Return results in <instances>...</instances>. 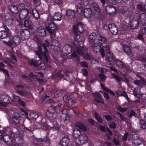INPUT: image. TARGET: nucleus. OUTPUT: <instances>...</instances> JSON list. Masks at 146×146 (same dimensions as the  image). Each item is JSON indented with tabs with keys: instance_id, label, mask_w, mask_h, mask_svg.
<instances>
[{
	"instance_id": "7",
	"label": "nucleus",
	"mask_w": 146,
	"mask_h": 146,
	"mask_svg": "<svg viewBox=\"0 0 146 146\" xmlns=\"http://www.w3.org/2000/svg\"><path fill=\"white\" fill-rule=\"evenodd\" d=\"M11 131L9 133V135H4L2 137V139L4 141L9 145H11L14 143L15 141L13 137L11 136Z\"/></svg>"
},
{
	"instance_id": "32",
	"label": "nucleus",
	"mask_w": 146,
	"mask_h": 146,
	"mask_svg": "<svg viewBox=\"0 0 146 146\" xmlns=\"http://www.w3.org/2000/svg\"><path fill=\"white\" fill-rule=\"evenodd\" d=\"M64 72L62 70H58L57 72L55 74H54L53 76L56 78H62L64 77Z\"/></svg>"
},
{
	"instance_id": "30",
	"label": "nucleus",
	"mask_w": 146,
	"mask_h": 146,
	"mask_svg": "<svg viewBox=\"0 0 146 146\" xmlns=\"http://www.w3.org/2000/svg\"><path fill=\"white\" fill-rule=\"evenodd\" d=\"M17 92L19 94L25 97L29 98L31 96V94L26 91L18 90Z\"/></svg>"
},
{
	"instance_id": "38",
	"label": "nucleus",
	"mask_w": 146,
	"mask_h": 146,
	"mask_svg": "<svg viewBox=\"0 0 146 146\" xmlns=\"http://www.w3.org/2000/svg\"><path fill=\"white\" fill-rule=\"evenodd\" d=\"M12 40L13 42L17 45L19 44L21 40L20 37L18 35H15L13 37Z\"/></svg>"
},
{
	"instance_id": "5",
	"label": "nucleus",
	"mask_w": 146,
	"mask_h": 146,
	"mask_svg": "<svg viewBox=\"0 0 146 146\" xmlns=\"http://www.w3.org/2000/svg\"><path fill=\"white\" fill-rule=\"evenodd\" d=\"M73 48H75L76 52L80 55H82L85 59L90 60V56L88 54H84L86 48L85 46H81L79 45L75 46H73Z\"/></svg>"
},
{
	"instance_id": "11",
	"label": "nucleus",
	"mask_w": 146,
	"mask_h": 146,
	"mask_svg": "<svg viewBox=\"0 0 146 146\" xmlns=\"http://www.w3.org/2000/svg\"><path fill=\"white\" fill-rule=\"evenodd\" d=\"M36 32L37 34L40 37H44L46 35V31L44 27H38L37 28Z\"/></svg>"
},
{
	"instance_id": "64",
	"label": "nucleus",
	"mask_w": 146,
	"mask_h": 146,
	"mask_svg": "<svg viewBox=\"0 0 146 146\" xmlns=\"http://www.w3.org/2000/svg\"><path fill=\"white\" fill-rule=\"evenodd\" d=\"M112 76L118 82H119L121 80L119 76L116 74H112Z\"/></svg>"
},
{
	"instance_id": "44",
	"label": "nucleus",
	"mask_w": 146,
	"mask_h": 146,
	"mask_svg": "<svg viewBox=\"0 0 146 146\" xmlns=\"http://www.w3.org/2000/svg\"><path fill=\"white\" fill-rule=\"evenodd\" d=\"M76 125L83 131H85L87 129L86 126L82 123L77 122L76 124Z\"/></svg>"
},
{
	"instance_id": "56",
	"label": "nucleus",
	"mask_w": 146,
	"mask_h": 146,
	"mask_svg": "<svg viewBox=\"0 0 146 146\" xmlns=\"http://www.w3.org/2000/svg\"><path fill=\"white\" fill-rule=\"evenodd\" d=\"M81 136H82L81 140L83 141V143L86 142L88 141V137L86 135H81Z\"/></svg>"
},
{
	"instance_id": "48",
	"label": "nucleus",
	"mask_w": 146,
	"mask_h": 146,
	"mask_svg": "<svg viewBox=\"0 0 146 146\" xmlns=\"http://www.w3.org/2000/svg\"><path fill=\"white\" fill-rule=\"evenodd\" d=\"M105 48L106 50L107 51V55L108 56V60H109V57H110V58H111L113 57V56L112 53H111V52L110 50V47L108 45H106Z\"/></svg>"
},
{
	"instance_id": "8",
	"label": "nucleus",
	"mask_w": 146,
	"mask_h": 146,
	"mask_svg": "<svg viewBox=\"0 0 146 146\" xmlns=\"http://www.w3.org/2000/svg\"><path fill=\"white\" fill-rule=\"evenodd\" d=\"M105 10L106 13L110 15H114L116 13V10L115 7L111 5L106 6Z\"/></svg>"
},
{
	"instance_id": "41",
	"label": "nucleus",
	"mask_w": 146,
	"mask_h": 146,
	"mask_svg": "<svg viewBox=\"0 0 146 146\" xmlns=\"http://www.w3.org/2000/svg\"><path fill=\"white\" fill-rule=\"evenodd\" d=\"M123 81L127 83L128 86H130L129 83L131 82H134V80L133 78L131 77H125L123 78Z\"/></svg>"
},
{
	"instance_id": "20",
	"label": "nucleus",
	"mask_w": 146,
	"mask_h": 146,
	"mask_svg": "<svg viewBox=\"0 0 146 146\" xmlns=\"http://www.w3.org/2000/svg\"><path fill=\"white\" fill-rule=\"evenodd\" d=\"M108 27L110 31L112 34L115 35L117 34L118 31L117 28L115 24H109Z\"/></svg>"
},
{
	"instance_id": "19",
	"label": "nucleus",
	"mask_w": 146,
	"mask_h": 146,
	"mask_svg": "<svg viewBox=\"0 0 146 146\" xmlns=\"http://www.w3.org/2000/svg\"><path fill=\"white\" fill-rule=\"evenodd\" d=\"M72 46L68 44H66L64 46L62 49V52L66 55L69 54L72 51Z\"/></svg>"
},
{
	"instance_id": "59",
	"label": "nucleus",
	"mask_w": 146,
	"mask_h": 146,
	"mask_svg": "<svg viewBox=\"0 0 146 146\" xmlns=\"http://www.w3.org/2000/svg\"><path fill=\"white\" fill-rule=\"evenodd\" d=\"M18 7V8H19V9L20 10H25V9H25V5L23 3H21L19 4L17 7Z\"/></svg>"
},
{
	"instance_id": "63",
	"label": "nucleus",
	"mask_w": 146,
	"mask_h": 146,
	"mask_svg": "<svg viewBox=\"0 0 146 146\" xmlns=\"http://www.w3.org/2000/svg\"><path fill=\"white\" fill-rule=\"evenodd\" d=\"M0 71H2L7 76H8V71L7 70L4 68H0Z\"/></svg>"
},
{
	"instance_id": "2",
	"label": "nucleus",
	"mask_w": 146,
	"mask_h": 146,
	"mask_svg": "<svg viewBox=\"0 0 146 146\" xmlns=\"http://www.w3.org/2000/svg\"><path fill=\"white\" fill-rule=\"evenodd\" d=\"M49 42L48 40H45V42L42 46L44 50V53H43L40 49L39 50L36 51L35 52L36 54L38 56L40 59H41L42 56L46 62H47L48 60V51L47 46H49Z\"/></svg>"
},
{
	"instance_id": "45",
	"label": "nucleus",
	"mask_w": 146,
	"mask_h": 146,
	"mask_svg": "<svg viewBox=\"0 0 146 146\" xmlns=\"http://www.w3.org/2000/svg\"><path fill=\"white\" fill-rule=\"evenodd\" d=\"M77 12L79 14L83 13V7L82 4L80 3H78L76 5Z\"/></svg>"
},
{
	"instance_id": "34",
	"label": "nucleus",
	"mask_w": 146,
	"mask_h": 146,
	"mask_svg": "<svg viewBox=\"0 0 146 146\" xmlns=\"http://www.w3.org/2000/svg\"><path fill=\"white\" fill-rule=\"evenodd\" d=\"M62 17L61 14L59 12H56L54 13L53 16V19L55 21H60Z\"/></svg>"
},
{
	"instance_id": "46",
	"label": "nucleus",
	"mask_w": 146,
	"mask_h": 146,
	"mask_svg": "<svg viewBox=\"0 0 146 146\" xmlns=\"http://www.w3.org/2000/svg\"><path fill=\"white\" fill-rule=\"evenodd\" d=\"M30 115L31 118L35 119H37L39 116L38 113L36 111H32Z\"/></svg>"
},
{
	"instance_id": "36",
	"label": "nucleus",
	"mask_w": 146,
	"mask_h": 146,
	"mask_svg": "<svg viewBox=\"0 0 146 146\" xmlns=\"http://www.w3.org/2000/svg\"><path fill=\"white\" fill-rule=\"evenodd\" d=\"M137 10L139 12H144L145 10V5L142 3H139L136 6Z\"/></svg>"
},
{
	"instance_id": "14",
	"label": "nucleus",
	"mask_w": 146,
	"mask_h": 146,
	"mask_svg": "<svg viewBox=\"0 0 146 146\" xmlns=\"http://www.w3.org/2000/svg\"><path fill=\"white\" fill-rule=\"evenodd\" d=\"M94 97V100L96 102L104 104V101L102 98L101 94L98 93H95L93 94Z\"/></svg>"
},
{
	"instance_id": "12",
	"label": "nucleus",
	"mask_w": 146,
	"mask_h": 146,
	"mask_svg": "<svg viewBox=\"0 0 146 146\" xmlns=\"http://www.w3.org/2000/svg\"><path fill=\"white\" fill-rule=\"evenodd\" d=\"M75 14V12L74 10L68 9L66 10L64 18L67 20L71 19L74 17Z\"/></svg>"
},
{
	"instance_id": "27",
	"label": "nucleus",
	"mask_w": 146,
	"mask_h": 146,
	"mask_svg": "<svg viewBox=\"0 0 146 146\" xmlns=\"http://www.w3.org/2000/svg\"><path fill=\"white\" fill-rule=\"evenodd\" d=\"M10 11L13 13L16 14L19 12V10L17 6L14 5H11L9 6Z\"/></svg>"
},
{
	"instance_id": "15",
	"label": "nucleus",
	"mask_w": 146,
	"mask_h": 146,
	"mask_svg": "<svg viewBox=\"0 0 146 146\" xmlns=\"http://www.w3.org/2000/svg\"><path fill=\"white\" fill-rule=\"evenodd\" d=\"M73 29L74 32L77 33L78 31L80 33L82 32L83 28L82 23L78 22L77 24H76L73 26Z\"/></svg>"
},
{
	"instance_id": "53",
	"label": "nucleus",
	"mask_w": 146,
	"mask_h": 146,
	"mask_svg": "<svg viewBox=\"0 0 146 146\" xmlns=\"http://www.w3.org/2000/svg\"><path fill=\"white\" fill-rule=\"evenodd\" d=\"M109 127L111 129H115L116 127V124L115 122L112 121L109 124Z\"/></svg>"
},
{
	"instance_id": "50",
	"label": "nucleus",
	"mask_w": 146,
	"mask_h": 146,
	"mask_svg": "<svg viewBox=\"0 0 146 146\" xmlns=\"http://www.w3.org/2000/svg\"><path fill=\"white\" fill-rule=\"evenodd\" d=\"M139 123L141 128L145 129L146 128V123L143 120H140L139 122Z\"/></svg>"
},
{
	"instance_id": "58",
	"label": "nucleus",
	"mask_w": 146,
	"mask_h": 146,
	"mask_svg": "<svg viewBox=\"0 0 146 146\" xmlns=\"http://www.w3.org/2000/svg\"><path fill=\"white\" fill-rule=\"evenodd\" d=\"M80 66L88 68V65L87 63L85 61H82L80 63Z\"/></svg>"
},
{
	"instance_id": "29",
	"label": "nucleus",
	"mask_w": 146,
	"mask_h": 146,
	"mask_svg": "<svg viewBox=\"0 0 146 146\" xmlns=\"http://www.w3.org/2000/svg\"><path fill=\"white\" fill-rule=\"evenodd\" d=\"M139 19L140 22L143 24L146 23V15L144 13L139 14Z\"/></svg>"
},
{
	"instance_id": "24",
	"label": "nucleus",
	"mask_w": 146,
	"mask_h": 146,
	"mask_svg": "<svg viewBox=\"0 0 146 146\" xmlns=\"http://www.w3.org/2000/svg\"><path fill=\"white\" fill-rule=\"evenodd\" d=\"M49 126L51 128H54L58 130H59L60 129V127L58 123L55 119H53L50 121Z\"/></svg>"
},
{
	"instance_id": "9",
	"label": "nucleus",
	"mask_w": 146,
	"mask_h": 146,
	"mask_svg": "<svg viewBox=\"0 0 146 146\" xmlns=\"http://www.w3.org/2000/svg\"><path fill=\"white\" fill-rule=\"evenodd\" d=\"M109 60L112 62H115L116 65L118 66L121 68H125L126 67V65L125 64L123 63L122 61L118 60L117 59H115L114 57L113 56L111 58L109 57Z\"/></svg>"
},
{
	"instance_id": "1",
	"label": "nucleus",
	"mask_w": 146,
	"mask_h": 146,
	"mask_svg": "<svg viewBox=\"0 0 146 146\" xmlns=\"http://www.w3.org/2000/svg\"><path fill=\"white\" fill-rule=\"evenodd\" d=\"M64 104L60 103L58 104L55 108H52L53 111L57 112L59 113L62 112L61 115V119L64 121L69 120V115H68V112L66 109H64Z\"/></svg>"
},
{
	"instance_id": "31",
	"label": "nucleus",
	"mask_w": 146,
	"mask_h": 146,
	"mask_svg": "<svg viewBox=\"0 0 146 146\" xmlns=\"http://www.w3.org/2000/svg\"><path fill=\"white\" fill-rule=\"evenodd\" d=\"M73 136L75 138L77 139L80 138L81 135L80 131L78 128H75L73 130Z\"/></svg>"
},
{
	"instance_id": "18",
	"label": "nucleus",
	"mask_w": 146,
	"mask_h": 146,
	"mask_svg": "<svg viewBox=\"0 0 146 146\" xmlns=\"http://www.w3.org/2000/svg\"><path fill=\"white\" fill-rule=\"evenodd\" d=\"M20 34L21 38L23 40H27L30 37V33L29 31L26 30H22Z\"/></svg>"
},
{
	"instance_id": "52",
	"label": "nucleus",
	"mask_w": 146,
	"mask_h": 146,
	"mask_svg": "<svg viewBox=\"0 0 146 146\" xmlns=\"http://www.w3.org/2000/svg\"><path fill=\"white\" fill-rule=\"evenodd\" d=\"M94 116L96 119L97 121L100 123H101L102 122V119L101 117L98 115V114L97 113H95Z\"/></svg>"
},
{
	"instance_id": "22",
	"label": "nucleus",
	"mask_w": 146,
	"mask_h": 146,
	"mask_svg": "<svg viewBox=\"0 0 146 146\" xmlns=\"http://www.w3.org/2000/svg\"><path fill=\"white\" fill-rule=\"evenodd\" d=\"M28 11L27 9L21 10L19 13V17L20 19L21 20L25 19L27 16Z\"/></svg>"
},
{
	"instance_id": "17",
	"label": "nucleus",
	"mask_w": 146,
	"mask_h": 146,
	"mask_svg": "<svg viewBox=\"0 0 146 146\" xmlns=\"http://www.w3.org/2000/svg\"><path fill=\"white\" fill-rule=\"evenodd\" d=\"M12 121L14 124H18L20 123L21 120V116L17 112H15L13 114Z\"/></svg>"
},
{
	"instance_id": "6",
	"label": "nucleus",
	"mask_w": 146,
	"mask_h": 146,
	"mask_svg": "<svg viewBox=\"0 0 146 146\" xmlns=\"http://www.w3.org/2000/svg\"><path fill=\"white\" fill-rule=\"evenodd\" d=\"M12 101V99L8 95L3 96L0 97V105L2 106H6L7 104Z\"/></svg>"
},
{
	"instance_id": "35",
	"label": "nucleus",
	"mask_w": 146,
	"mask_h": 146,
	"mask_svg": "<svg viewBox=\"0 0 146 146\" xmlns=\"http://www.w3.org/2000/svg\"><path fill=\"white\" fill-rule=\"evenodd\" d=\"M30 63L31 65H33L34 66H40L42 64V62L39 60L36 61L32 60L30 61Z\"/></svg>"
},
{
	"instance_id": "62",
	"label": "nucleus",
	"mask_w": 146,
	"mask_h": 146,
	"mask_svg": "<svg viewBox=\"0 0 146 146\" xmlns=\"http://www.w3.org/2000/svg\"><path fill=\"white\" fill-rule=\"evenodd\" d=\"M129 10L128 8L126 6H124L122 9V13L124 15L125 13H126L127 11Z\"/></svg>"
},
{
	"instance_id": "3",
	"label": "nucleus",
	"mask_w": 146,
	"mask_h": 146,
	"mask_svg": "<svg viewBox=\"0 0 146 146\" xmlns=\"http://www.w3.org/2000/svg\"><path fill=\"white\" fill-rule=\"evenodd\" d=\"M17 129L16 128H14L11 132V136L13 137L14 139H17L16 141L17 144L19 146L23 145V135L22 133L20 131H17Z\"/></svg>"
},
{
	"instance_id": "49",
	"label": "nucleus",
	"mask_w": 146,
	"mask_h": 146,
	"mask_svg": "<svg viewBox=\"0 0 146 146\" xmlns=\"http://www.w3.org/2000/svg\"><path fill=\"white\" fill-rule=\"evenodd\" d=\"M71 58H75L76 60L79 63L80 61V57L76 54L75 51H74L70 55Z\"/></svg>"
},
{
	"instance_id": "28",
	"label": "nucleus",
	"mask_w": 146,
	"mask_h": 146,
	"mask_svg": "<svg viewBox=\"0 0 146 146\" xmlns=\"http://www.w3.org/2000/svg\"><path fill=\"white\" fill-rule=\"evenodd\" d=\"M96 35L95 33L93 32L89 36V42L90 44L94 43V41L96 39Z\"/></svg>"
},
{
	"instance_id": "43",
	"label": "nucleus",
	"mask_w": 146,
	"mask_h": 146,
	"mask_svg": "<svg viewBox=\"0 0 146 146\" xmlns=\"http://www.w3.org/2000/svg\"><path fill=\"white\" fill-rule=\"evenodd\" d=\"M124 53L128 55H129L131 54V51L129 47L127 45H125L123 47Z\"/></svg>"
},
{
	"instance_id": "25",
	"label": "nucleus",
	"mask_w": 146,
	"mask_h": 146,
	"mask_svg": "<svg viewBox=\"0 0 146 146\" xmlns=\"http://www.w3.org/2000/svg\"><path fill=\"white\" fill-rule=\"evenodd\" d=\"M11 33H9L8 31H0V39L5 38L7 37H9L11 36Z\"/></svg>"
},
{
	"instance_id": "57",
	"label": "nucleus",
	"mask_w": 146,
	"mask_h": 146,
	"mask_svg": "<svg viewBox=\"0 0 146 146\" xmlns=\"http://www.w3.org/2000/svg\"><path fill=\"white\" fill-rule=\"evenodd\" d=\"M20 98L18 96H14L12 101L19 102L20 101Z\"/></svg>"
},
{
	"instance_id": "10",
	"label": "nucleus",
	"mask_w": 146,
	"mask_h": 146,
	"mask_svg": "<svg viewBox=\"0 0 146 146\" xmlns=\"http://www.w3.org/2000/svg\"><path fill=\"white\" fill-rule=\"evenodd\" d=\"M90 45L94 53H98L100 52L101 47V45L98 43L94 42Z\"/></svg>"
},
{
	"instance_id": "21",
	"label": "nucleus",
	"mask_w": 146,
	"mask_h": 146,
	"mask_svg": "<svg viewBox=\"0 0 146 146\" xmlns=\"http://www.w3.org/2000/svg\"><path fill=\"white\" fill-rule=\"evenodd\" d=\"M143 142L142 139L137 136H134L132 140V143L136 146H138Z\"/></svg>"
},
{
	"instance_id": "42",
	"label": "nucleus",
	"mask_w": 146,
	"mask_h": 146,
	"mask_svg": "<svg viewBox=\"0 0 146 146\" xmlns=\"http://www.w3.org/2000/svg\"><path fill=\"white\" fill-rule=\"evenodd\" d=\"M32 12L33 16L35 19H37L39 18L40 15L39 13L36 9H32Z\"/></svg>"
},
{
	"instance_id": "16",
	"label": "nucleus",
	"mask_w": 146,
	"mask_h": 146,
	"mask_svg": "<svg viewBox=\"0 0 146 146\" xmlns=\"http://www.w3.org/2000/svg\"><path fill=\"white\" fill-rule=\"evenodd\" d=\"M139 20L136 18H134L131 21L130 26L132 29L137 28L139 26Z\"/></svg>"
},
{
	"instance_id": "13",
	"label": "nucleus",
	"mask_w": 146,
	"mask_h": 146,
	"mask_svg": "<svg viewBox=\"0 0 146 146\" xmlns=\"http://www.w3.org/2000/svg\"><path fill=\"white\" fill-rule=\"evenodd\" d=\"M59 113L54 111H53L52 110V108L49 107L46 113V114L48 117H52L53 118H55L58 116Z\"/></svg>"
},
{
	"instance_id": "47",
	"label": "nucleus",
	"mask_w": 146,
	"mask_h": 146,
	"mask_svg": "<svg viewBox=\"0 0 146 146\" xmlns=\"http://www.w3.org/2000/svg\"><path fill=\"white\" fill-rule=\"evenodd\" d=\"M92 5L94 10L97 12L99 13L100 9L98 5L96 3L94 2L92 3Z\"/></svg>"
},
{
	"instance_id": "39",
	"label": "nucleus",
	"mask_w": 146,
	"mask_h": 146,
	"mask_svg": "<svg viewBox=\"0 0 146 146\" xmlns=\"http://www.w3.org/2000/svg\"><path fill=\"white\" fill-rule=\"evenodd\" d=\"M134 84L139 86H142L145 84L146 82L143 80H135L134 81Z\"/></svg>"
},
{
	"instance_id": "60",
	"label": "nucleus",
	"mask_w": 146,
	"mask_h": 146,
	"mask_svg": "<svg viewBox=\"0 0 146 146\" xmlns=\"http://www.w3.org/2000/svg\"><path fill=\"white\" fill-rule=\"evenodd\" d=\"M104 91L108 93H110L113 96H115V94L111 90H109L108 88H105Z\"/></svg>"
},
{
	"instance_id": "55",
	"label": "nucleus",
	"mask_w": 146,
	"mask_h": 146,
	"mask_svg": "<svg viewBox=\"0 0 146 146\" xmlns=\"http://www.w3.org/2000/svg\"><path fill=\"white\" fill-rule=\"evenodd\" d=\"M117 108L119 111L122 113H123L127 110L126 108H123L120 105H119L117 106Z\"/></svg>"
},
{
	"instance_id": "51",
	"label": "nucleus",
	"mask_w": 146,
	"mask_h": 146,
	"mask_svg": "<svg viewBox=\"0 0 146 146\" xmlns=\"http://www.w3.org/2000/svg\"><path fill=\"white\" fill-rule=\"evenodd\" d=\"M141 31L142 34L146 35V25L143 24L141 28Z\"/></svg>"
},
{
	"instance_id": "33",
	"label": "nucleus",
	"mask_w": 146,
	"mask_h": 146,
	"mask_svg": "<svg viewBox=\"0 0 146 146\" xmlns=\"http://www.w3.org/2000/svg\"><path fill=\"white\" fill-rule=\"evenodd\" d=\"M67 104L68 107L73 108L76 106V104L74 100L72 98H70L68 100Z\"/></svg>"
},
{
	"instance_id": "40",
	"label": "nucleus",
	"mask_w": 146,
	"mask_h": 146,
	"mask_svg": "<svg viewBox=\"0 0 146 146\" xmlns=\"http://www.w3.org/2000/svg\"><path fill=\"white\" fill-rule=\"evenodd\" d=\"M98 42L102 44H104L106 43L107 38L102 35H100L98 39Z\"/></svg>"
},
{
	"instance_id": "54",
	"label": "nucleus",
	"mask_w": 146,
	"mask_h": 146,
	"mask_svg": "<svg viewBox=\"0 0 146 146\" xmlns=\"http://www.w3.org/2000/svg\"><path fill=\"white\" fill-rule=\"evenodd\" d=\"M132 15V12L129 9L127 11L126 13H125V17H130Z\"/></svg>"
},
{
	"instance_id": "23",
	"label": "nucleus",
	"mask_w": 146,
	"mask_h": 146,
	"mask_svg": "<svg viewBox=\"0 0 146 146\" xmlns=\"http://www.w3.org/2000/svg\"><path fill=\"white\" fill-rule=\"evenodd\" d=\"M84 14L86 18L90 17L92 15V11L91 9L90 8H85L84 11Z\"/></svg>"
},
{
	"instance_id": "4",
	"label": "nucleus",
	"mask_w": 146,
	"mask_h": 146,
	"mask_svg": "<svg viewBox=\"0 0 146 146\" xmlns=\"http://www.w3.org/2000/svg\"><path fill=\"white\" fill-rule=\"evenodd\" d=\"M46 28L49 34L55 32L57 29L56 25L51 17H48L46 21Z\"/></svg>"
},
{
	"instance_id": "37",
	"label": "nucleus",
	"mask_w": 146,
	"mask_h": 146,
	"mask_svg": "<svg viewBox=\"0 0 146 146\" xmlns=\"http://www.w3.org/2000/svg\"><path fill=\"white\" fill-rule=\"evenodd\" d=\"M24 24L25 27L29 28L30 29H33V26L31 22L29 19H26L24 21Z\"/></svg>"
},
{
	"instance_id": "61",
	"label": "nucleus",
	"mask_w": 146,
	"mask_h": 146,
	"mask_svg": "<svg viewBox=\"0 0 146 146\" xmlns=\"http://www.w3.org/2000/svg\"><path fill=\"white\" fill-rule=\"evenodd\" d=\"M51 36V39L52 42H53L55 40V32H53V33L50 34Z\"/></svg>"
},
{
	"instance_id": "26",
	"label": "nucleus",
	"mask_w": 146,
	"mask_h": 146,
	"mask_svg": "<svg viewBox=\"0 0 146 146\" xmlns=\"http://www.w3.org/2000/svg\"><path fill=\"white\" fill-rule=\"evenodd\" d=\"M69 143V139L66 137H63L60 141V145L62 146H67Z\"/></svg>"
}]
</instances>
